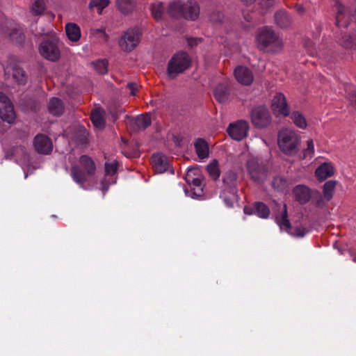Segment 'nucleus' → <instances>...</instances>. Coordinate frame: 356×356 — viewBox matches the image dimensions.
I'll return each instance as SVG.
<instances>
[{"mask_svg":"<svg viewBox=\"0 0 356 356\" xmlns=\"http://www.w3.org/2000/svg\"><path fill=\"white\" fill-rule=\"evenodd\" d=\"M256 42L259 50L268 54H277L284 47V42L279 34L267 26L257 31Z\"/></svg>","mask_w":356,"mask_h":356,"instance_id":"obj_1","label":"nucleus"},{"mask_svg":"<svg viewBox=\"0 0 356 356\" xmlns=\"http://www.w3.org/2000/svg\"><path fill=\"white\" fill-rule=\"evenodd\" d=\"M277 144L283 154L294 156L299 151L300 138L294 130L282 129L278 133Z\"/></svg>","mask_w":356,"mask_h":356,"instance_id":"obj_2","label":"nucleus"},{"mask_svg":"<svg viewBox=\"0 0 356 356\" xmlns=\"http://www.w3.org/2000/svg\"><path fill=\"white\" fill-rule=\"evenodd\" d=\"M79 165H73L71 168V176L73 180L83 185L87 181L88 176H92L96 171V165L94 161L87 155H82L79 157Z\"/></svg>","mask_w":356,"mask_h":356,"instance_id":"obj_3","label":"nucleus"},{"mask_svg":"<svg viewBox=\"0 0 356 356\" xmlns=\"http://www.w3.org/2000/svg\"><path fill=\"white\" fill-rule=\"evenodd\" d=\"M191 64L189 55L184 51L175 54L169 60L167 72L171 79H175L179 74L186 70Z\"/></svg>","mask_w":356,"mask_h":356,"instance_id":"obj_4","label":"nucleus"},{"mask_svg":"<svg viewBox=\"0 0 356 356\" xmlns=\"http://www.w3.org/2000/svg\"><path fill=\"white\" fill-rule=\"evenodd\" d=\"M275 222L281 229H286L289 234L293 236L303 237L308 230L302 227L291 228V222L288 218L286 204H284L281 212L275 215Z\"/></svg>","mask_w":356,"mask_h":356,"instance_id":"obj_5","label":"nucleus"},{"mask_svg":"<svg viewBox=\"0 0 356 356\" xmlns=\"http://www.w3.org/2000/svg\"><path fill=\"white\" fill-rule=\"evenodd\" d=\"M185 180L191 186L192 197H201L203 195V176L197 168H190L188 170Z\"/></svg>","mask_w":356,"mask_h":356,"instance_id":"obj_6","label":"nucleus"},{"mask_svg":"<svg viewBox=\"0 0 356 356\" xmlns=\"http://www.w3.org/2000/svg\"><path fill=\"white\" fill-rule=\"evenodd\" d=\"M142 33L138 28L129 29L119 40V44L125 51H131L139 44Z\"/></svg>","mask_w":356,"mask_h":356,"instance_id":"obj_7","label":"nucleus"},{"mask_svg":"<svg viewBox=\"0 0 356 356\" xmlns=\"http://www.w3.org/2000/svg\"><path fill=\"white\" fill-rule=\"evenodd\" d=\"M39 51L42 56L49 60L56 61L60 56L58 40L51 38L44 40L40 45Z\"/></svg>","mask_w":356,"mask_h":356,"instance_id":"obj_8","label":"nucleus"},{"mask_svg":"<svg viewBox=\"0 0 356 356\" xmlns=\"http://www.w3.org/2000/svg\"><path fill=\"white\" fill-rule=\"evenodd\" d=\"M251 122L257 128H264L271 122V117L269 111L265 106L254 108L251 112Z\"/></svg>","mask_w":356,"mask_h":356,"instance_id":"obj_9","label":"nucleus"},{"mask_svg":"<svg viewBox=\"0 0 356 356\" xmlns=\"http://www.w3.org/2000/svg\"><path fill=\"white\" fill-rule=\"evenodd\" d=\"M248 129V123L246 121L238 120L235 123H231L227 131L232 139L239 141L247 136Z\"/></svg>","mask_w":356,"mask_h":356,"instance_id":"obj_10","label":"nucleus"},{"mask_svg":"<svg viewBox=\"0 0 356 356\" xmlns=\"http://www.w3.org/2000/svg\"><path fill=\"white\" fill-rule=\"evenodd\" d=\"M0 118L9 123L13 122L15 118L13 105L2 92H0Z\"/></svg>","mask_w":356,"mask_h":356,"instance_id":"obj_11","label":"nucleus"},{"mask_svg":"<svg viewBox=\"0 0 356 356\" xmlns=\"http://www.w3.org/2000/svg\"><path fill=\"white\" fill-rule=\"evenodd\" d=\"M247 168L251 179L254 181H262L266 176L264 166L255 159H250L248 161Z\"/></svg>","mask_w":356,"mask_h":356,"instance_id":"obj_12","label":"nucleus"},{"mask_svg":"<svg viewBox=\"0 0 356 356\" xmlns=\"http://www.w3.org/2000/svg\"><path fill=\"white\" fill-rule=\"evenodd\" d=\"M272 110L277 115L288 116L290 113L285 96L282 93H277L272 100Z\"/></svg>","mask_w":356,"mask_h":356,"instance_id":"obj_13","label":"nucleus"},{"mask_svg":"<svg viewBox=\"0 0 356 356\" xmlns=\"http://www.w3.org/2000/svg\"><path fill=\"white\" fill-rule=\"evenodd\" d=\"M33 145L36 152L41 154H49L53 149L51 139L44 134H38L35 137Z\"/></svg>","mask_w":356,"mask_h":356,"instance_id":"obj_14","label":"nucleus"},{"mask_svg":"<svg viewBox=\"0 0 356 356\" xmlns=\"http://www.w3.org/2000/svg\"><path fill=\"white\" fill-rule=\"evenodd\" d=\"M200 13V6L196 1L188 0L184 3L183 17L186 19L195 21L199 17Z\"/></svg>","mask_w":356,"mask_h":356,"instance_id":"obj_15","label":"nucleus"},{"mask_svg":"<svg viewBox=\"0 0 356 356\" xmlns=\"http://www.w3.org/2000/svg\"><path fill=\"white\" fill-rule=\"evenodd\" d=\"M234 76L240 83L245 86L250 85L254 79L252 71L244 66L237 67L234 70Z\"/></svg>","mask_w":356,"mask_h":356,"instance_id":"obj_16","label":"nucleus"},{"mask_svg":"<svg viewBox=\"0 0 356 356\" xmlns=\"http://www.w3.org/2000/svg\"><path fill=\"white\" fill-rule=\"evenodd\" d=\"M152 160L153 168L157 173L165 172L170 166L168 157L162 154H154L152 156Z\"/></svg>","mask_w":356,"mask_h":356,"instance_id":"obj_17","label":"nucleus"},{"mask_svg":"<svg viewBox=\"0 0 356 356\" xmlns=\"http://www.w3.org/2000/svg\"><path fill=\"white\" fill-rule=\"evenodd\" d=\"M293 193L296 200L302 204L308 202L311 198L310 189L304 185L296 186L293 188Z\"/></svg>","mask_w":356,"mask_h":356,"instance_id":"obj_18","label":"nucleus"},{"mask_svg":"<svg viewBox=\"0 0 356 356\" xmlns=\"http://www.w3.org/2000/svg\"><path fill=\"white\" fill-rule=\"evenodd\" d=\"M229 88L227 83H222L217 85L213 90V95L216 101L220 103L227 102L229 97Z\"/></svg>","mask_w":356,"mask_h":356,"instance_id":"obj_19","label":"nucleus"},{"mask_svg":"<svg viewBox=\"0 0 356 356\" xmlns=\"http://www.w3.org/2000/svg\"><path fill=\"white\" fill-rule=\"evenodd\" d=\"M275 22L281 29L289 27L292 23L291 17L284 10H280L275 13Z\"/></svg>","mask_w":356,"mask_h":356,"instance_id":"obj_20","label":"nucleus"},{"mask_svg":"<svg viewBox=\"0 0 356 356\" xmlns=\"http://www.w3.org/2000/svg\"><path fill=\"white\" fill-rule=\"evenodd\" d=\"M184 3L181 1L170 2L167 8V13L170 17H183Z\"/></svg>","mask_w":356,"mask_h":356,"instance_id":"obj_21","label":"nucleus"},{"mask_svg":"<svg viewBox=\"0 0 356 356\" xmlns=\"http://www.w3.org/2000/svg\"><path fill=\"white\" fill-rule=\"evenodd\" d=\"M315 175L318 181H323L334 175V168L329 163H323L316 170Z\"/></svg>","mask_w":356,"mask_h":356,"instance_id":"obj_22","label":"nucleus"},{"mask_svg":"<svg viewBox=\"0 0 356 356\" xmlns=\"http://www.w3.org/2000/svg\"><path fill=\"white\" fill-rule=\"evenodd\" d=\"M223 189L228 191H237V175L234 172L229 170L225 173L223 177Z\"/></svg>","mask_w":356,"mask_h":356,"instance_id":"obj_23","label":"nucleus"},{"mask_svg":"<svg viewBox=\"0 0 356 356\" xmlns=\"http://www.w3.org/2000/svg\"><path fill=\"white\" fill-rule=\"evenodd\" d=\"M65 32L68 39L72 42H77L81 38V29L74 23H67L65 25Z\"/></svg>","mask_w":356,"mask_h":356,"instance_id":"obj_24","label":"nucleus"},{"mask_svg":"<svg viewBox=\"0 0 356 356\" xmlns=\"http://www.w3.org/2000/svg\"><path fill=\"white\" fill-rule=\"evenodd\" d=\"M195 152L200 159H204L209 157V145L202 138H198L195 143Z\"/></svg>","mask_w":356,"mask_h":356,"instance_id":"obj_25","label":"nucleus"},{"mask_svg":"<svg viewBox=\"0 0 356 356\" xmlns=\"http://www.w3.org/2000/svg\"><path fill=\"white\" fill-rule=\"evenodd\" d=\"M48 110L49 113L54 115L59 116L64 111V106L62 101L57 98H51L48 104Z\"/></svg>","mask_w":356,"mask_h":356,"instance_id":"obj_26","label":"nucleus"},{"mask_svg":"<svg viewBox=\"0 0 356 356\" xmlns=\"http://www.w3.org/2000/svg\"><path fill=\"white\" fill-rule=\"evenodd\" d=\"M136 130H145L151 124V117L148 113L140 115L133 120Z\"/></svg>","mask_w":356,"mask_h":356,"instance_id":"obj_27","label":"nucleus"},{"mask_svg":"<svg viewBox=\"0 0 356 356\" xmlns=\"http://www.w3.org/2000/svg\"><path fill=\"white\" fill-rule=\"evenodd\" d=\"M220 197L228 207H233L234 204L237 201V191H228L223 189Z\"/></svg>","mask_w":356,"mask_h":356,"instance_id":"obj_28","label":"nucleus"},{"mask_svg":"<svg viewBox=\"0 0 356 356\" xmlns=\"http://www.w3.org/2000/svg\"><path fill=\"white\" fill-rule=\"evenodd\" d=\"M116 6L121 13L129 14L134 10L136 1L135 0H116Z\"/></svg>","mask_w":356,"mask_h":356,"instance_id":"obj_29","label":"nucleus"},{"mask_svg":"<svg viewBox=\"0 0 356 356\" xmlns=\"http://www.w3.org/2000/svg\"><path fill=\"white\" fill-rule=\"evenodd\" d=\"M150 10L152 17L156 20L160 21L163 19L165 8L162 2H155L150 6Z\"/></svg>","mask_w":356,"mask_h":356,"instance_id":"obj_30","label":"nucleus"},{"mask_svg":"<svg viewBox=\"0 0 356 356\" xmlns=\"http://www.w3.org/2000/svg\"><path fill=\"white\" fill-rule=\"evenodd\" d=\"M336 184L337 181L334 180H330L324 184L323 193L326 200L330 201L332 198Z\"/></svg>","mask_w":356,"mask_h":356,"instance_id":"obj_31","label":"nucleus"},{"mask_svg":"<svg viewBox=\"0 0 356 356\" xmlns=\"http://www.w3.org/2000/svg\"><path fill=\"white\" fill-rule=\"evenodd\" d=\"M207 171L213 180L218 179L220 175L218 161L214 159L210 162L207 166Z\"/></svg>","mask_w":356,"mask_h":356,"instance_id":"obj_32","label":"nucleus"},{"mask_svg":"<svg viewBox=\"0 0 356 356\" xmlns=\"http://www.w3.org/2000/svg\"><path fill=\"white\" fill-rule=\"evenodd\" d=\"M254 213L262 218H267L270 215L269 208L263 202H256L254 207Z\"/></svg>","mask_w":356,"mask_h":356,"instance_id":"obj_33","label":"nucleus"},{"mask_svg":"<svg viewBox=\"0 0 356 356\" xmlns=\"http://www.w3.org/2000/svg\"><path fill=\"white\" fill-rule=\"evenodd\" d=\"M291 118L298 127L302 129H306L307 126V120L301 113L299 111H293Z\"/></svg>","mask_w":356,"mask_h":356,"instance_id":"obj_34","label":"nucleus"},{"mask_svg":"<svg viewBox=\"0 0 356 356\" xmlns=\"http://www.w3.org/2000/svg\"><path fill=\"white\" fill-rule=\"evenodd\" d=\"M273 187L278 191L284 192L288 190L289 183L286 179L282 177H275L272 182Z\"/></svg>","mask_w":356,"mask_h":356,"instance_id":"obj_35","label":"nucleus"},{"mask_svg":"<svg viewBox=\"0 0 356 356\" xmlns=\"http://www.w3.org/2000/svg\"><path fill=\"white\" fill-rule=\"evenodd\" d=\"M118 163L116 160L111 162H106L104 164L105 177L114 175L118 170Z\"/></svg>","mask_w":356,"mask_h":356,"instance_id":"obj_36","label":"nucleus"},{"mask_svg":"<svg viewBox=\"0 0 356 356\" xmlns=\"http://www.w3.org/2000/svg\"><path fill=\"white\" fill-rule=\"evenodd\" d=\"M90 119L92 120V122L96 127L102 129L104 127L105 121L102 115L99 112H92L91 113Z\"/></svg>","mask_w":356,"mask_h":356,"instance_id":"obj_37","label":"nucleus"},{"mask_svg":"<svg viewBox=\"0 0 356 356\" xmlns=\"http://www.w3.org/2000/svg\"><path fill=\"white\" fill-rule=\"evenodd\" d=\"M110 3L109 0H92L90 6L97 8V13L102 14L104 8L107 7Z\"/></svg>","mask_w":356,"mask_h":356,"instance_id":"obj_38","label":"nucleus"},{"mask_svg":"<svg viewBox=\"0 0 356 356\" xmlns=\"http://www.w3.org/2000/svg\"><path fill=\"white\" fill-rule=\"evenodd\" d=\"M13 76L19 84H24L26 83V79L24 71L21 68H15Z\"/></svg>","mask_w":356,"mask_h":356,"instance_id":"obj_39","label":"nucleus"},{"mask_svg":"<svg viewBox=\"0 0 356 356\" xmlns=\"http://www.w3.org/2000/svg\"><path fill=\"white\" fill-rule=\"evenodd\" d=\"M107 61L105 60H101L94 63L95 69L100 74H104L107 72Z\"/></svg>","mask_w":356,"mask_h":356,"instance_id":"obj_40","label":"nucleus"},{"mask_svg":"<svg viewBox=\"0 0 356 356\" xmlns=\"http://www.w3.org/2000/svg\"><path fill=\"white\" fill-rule=\"evenodd\" d=\"M45 6L43 0H35L33 4V11L36 15H40L44 10Z\"/></svg>","mask_w":356,"mask_h":356,"instance_id":"obj_41","label":"nucleus"},{"mask_svg":"<svg viewBox=\"0 0 356 356\" xmlns=\"http://www.w3.org/2000/svg\"><path fill=\"white\" fill-rule=\"evenodd\" d=\"M307 148L304 150V157H312L314 153V145L313 140L310 139L307 142Z\"/></svg>","mask_w":356,"mask_h":356,"instance_id":"obj_42","label":"nucleus"},{"mask_svg":"<svg viewBox=\"0 0 356 356\" xmlns=\"http://www.w3.org/2000/svg\"><path fill=\"white\" fill-rule=\"evenodd\" d=\"M224 19V15L220 11H213L210 15V20L214 24L221 23Z\"/></svg>","mask_w":356,"mask_h":356,"instance_id":"obj_43","label":"nucleus"},{"mask_svg":"<svg viewBox=\"0 0 356 356\" xmlns=\"http://www.w3.org/2000/svg\"><path fill=\"white\" fill-rule=\"evenodd\" d=\"M347 98L352 105L356 106V90L351 86L349 87Z\"/></svg>","mask_w":356,"mask_h":356,"instance_id":"obj_44","label":"nucleus"},{"mask_svg":"<svg viewBox=\"0 0 356 356\" xmlns=\"http://www.w3.org/2000/svg\"><path fill=\"white\" fill-rule=\"evenodd\" d=\"M341 44L345 48H352L354 46L353 39L350 35H344L341 40Z\"/></svg>","mask_w":356,"mask_h":356,"instance_id":"obj_45","label":"nucleus"},{"mask_svg":"<svg viewBox=\"0 0 356 356\" xmlns=\"http://www.w3.org/2000/svg\"><path fill=\"white\" fill-rule=\"evenodd\" d=\"M343 8L339 7L338 9L337 13V16H336V25L338 27H340V26L347 27L346 24H341V16L343 15Z\"/></svg>","mask_w":356,"mask_h":356,"instance_id":"obj_46","label":"nucleus"},{"mask_svg":"<svg viewBox=\"0 0 356 356\" xmlns=\"http://www.w3.org/2000/svg\"><path fill=\"white\" fill-rule=\"evenodd\" d=\"M10 38L12 40H15L19 42H20L23 38L21 32L18 30H14L13 32H11L10 34Z\"/></svg>","mask_w":356,"mask_h":356,"instance_id":"obj_47","label":"nucleus"},{"mask_svg":"<svg viewBox=\"0 0 356 356\" xmlns=\"http://www.w3.org/2000/svg\"><path fill=\"white\" fill-rule=\"evenodd\" d=\"M110 181L107 180L106 177H104L101 181V190L103 192V195H104L107 191L108 190Z\"/></svg>","mask_w":356,"mask_h":356,"instance_id":"obj_48","label":"nucleus"},{"mask_svg":"<svg viewBox=\"0 0 356 356\" xmlns=\"http://www.w3.org/2000/svg\"><path fill=\"white\" fill-rule=\"evenodd\" d=\"M275 4V0H261L260 2V5L262 8L265 9H268L272 8Z\"/></svg>","mask_w":356,"mask_h":356,"instance_id":"obj_49","label":"nucleus"},{"mask_svg":"<svg viewBox=\"0 0 356 356\" xmlns=\"http://www.w3.org/2000/svg\"><path fill=\"white\" fill-rule=\"evenodd\" d=\"M127 88L131 90V95L134 96L138 90V85L136 83H128Z\"/></svg>","mask_w":356,"mask_h":356,"instance_id":"obj_50","label":"nucleus"},{"mask_svg":"<svg viewBox=\"0 0 356 356\" xmlns=\"http://www.w3.org/2000/svg\"><path fill=\"white\" fill-rule=\"evenodd\" d=\"M295 8L297 13L300 15H304L306 12L305 7L300 4H296Z\"/></svg>","mask_w":356,"mask_h":356,"instance_id":"obj_51","label":"nucleus"},{"mask_svg":"<svg viewBox=\"0 0 356 356\" xmlns=\"http://www.w3.org/2000/svg\"><path fill=\"white\" fill-rule=\"evenodd\" d=\"M313 201L314 202V204L316 207H321L323 205V198L319 193H318V199L316 200L314 199Z\"/></svg>","mask_w":356,"mask_h":356,"instance_id":"obj_52","label":"nucleus"},{"mask_svg":"<svg viewBox=\"0 0 356 356\" xmlns=\"http://www.w3.org/2000/svg\"><path fill=\"white\" fill-rule=\"evenodd\" d=\"M198 42H201L200 38H191L188 40V45L191 47L197 44Z\"/></svg>","mask_w":356,"mask_h":356,"instance_id":"obj_53","label":"nucleus"},{"mask_svg":"<svg viewBox=\"0 0 356 356\" xmlns=\"http://www.w3.org/2000/svg\"><path fill=\"white\" fill-rule=\"evenodd\" d=\"M95 32L99 33H102V35H103V36H104V40H105V41H106V40H107V39H108V35H106V33L104 31H102V29H96V30H95Z\"/></svg>","mask_w":356,"mask_h":356,"instance_id":"obj_54","label":"nucleus"},{"mask_svg":"<svg viewBox=\"0 0 356 356\" xmlns=\"http://www.w3.org/2000/svg\"><path fill=\"white\" fill-rule=\"evenodd\" d=\"M244 212H245V213L248 214V215H250V214H252L253 213L252 211V209L250 208V207H245L244 208Z\"/></svg>","mask_w":356,"mask_h":356,"instance_id":"obj_55","label":"nucleus"},{"mask_svg":"<svg viewBox=\"0 0 356 356\" xmlns=\"http://www.w3.org/2000/svg\"><path fill=\"white\" fill-rule=\"evenodd\" d=\"M257 0H242L245 5H251L254 3Z\"/></svg>","mask_w":356,"mask_h":356,"instance_id":"obj_56","label":"nucleus"},{"mask_svg":"<svg viewBox=\"0 0 356 356\" xmlns=\"http://www.w3.org/2000/svg\"><path fill=\"white\" fill-rule=\"evenodd\" d=\"M308 51H309V53L310 54H312V55H314V52L312 49H308Z\"/></svg>","mask_w":356,"mask_h":356,"instance_id":"obj_57","label":"nucleus"},{"mask_svg":"<svg viewBox=\"0 0 356 356\" xmlns=\"http://www.w3.org/2000/svg\"><path fill=\"white\" fill-rule=\"evenodd\" d=\"M353 261L356 262V257L353 258Z\"/></svg>","mask_w":356,"mask_h":356,"instance_id":"obj_58","label":"nucleus"}]
</instances>
